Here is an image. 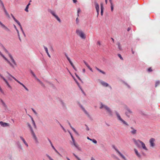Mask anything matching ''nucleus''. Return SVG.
<instances>
[{"label": "nucleus", "instance_id": "32", "mask_svg": "<svg viewBox=\"0 0 160 160\" xmlns=\"http://www.w3.org/2000/svg\"><path fill=\"white\" fill-rule=\"evenodd\" d=\"M69 63H70L71 65L72 66V67H73V68L76 71V69L75 68V67L74 66L73 63L70 60V61H69Z\"/></svg>", "mask_w": 160, "mask_h": 160}, {"label": "nucleus", "instance_id": "45", "mask_svg": "<svg viewBox=\"0 0 160 160\" xmlns=\"http://www.w3.org/2000/svg\"><path fill=\"white\" fill-rule=\"evenodd\" d=\"M71 128L73 130V131L76 134H78L76 130L73 127H72Z\"/></svg>", "mask_w": 160, "mask_h": 160}, {"label": "nucleus", "instance_id": "5", "mask_svg": "<svg viewBox=\"0 0 160 160\" xmlns=\"http://www.w3.org/2000/svg\"><path fill=\"white\" fill-rule=\"evenodd\" d=\"M76 33L82 39H85L86 38L85 34L82 30L77 29L76 30Z\"/></svg>", "mask_w": 160, "mask_h": 160}, {"label": "nucleus", "instance_id": "48", "mask_svg": "<svg viewBox=\"0 0 160 160\" xmlns=\"http://www.w3.org/2000/svg\"><path fill=\"white\" fill-rule=\"evenodd\" d=\"M28 7H29V6H26L25 9V11L27 12H28Z\"/></svg>", "mask_w": 160, "mask_h": 160}, {"label": "nucleus", "instance_id": "54", "mask_svg": "<svg viewBox=\"0 0 160 160\" xmlns=\"http://www.w3.org/2000/svg\"><path fill=\"white\" fill-rule=\"evenodd\" d=\"M148 72H152V70L151 68H149L148 70Z\"/></svg>", "mask_w": 160, "mask_h": 160}, {"label": "nucleus", "instance_id": "63", "mask_svg": "<svg viewBox=\"0 0 160 160\" xmlns=\"http://www.w3.org/2000/svg\"><path fill=\"white\" fill-rule=\"evenodd\" d=\"M74 79V80L75 81V82H76V83H77V85H79V83L77 81V80H76V79Z\"/></svg>", "mask_w": 160, "mask_h": 160}, {"label": "nucleus", "instance_id": "14", "mask_svg": "<svg viewBox=\"0 0 160 160\" xmlns=\"http://www.w3.org/2000/svg\"><path fill=\"white\" fill-rule=\"evenodd\" d=\"M0 124L3 127H7L9 126V124L8 123L3 122L2 121H0Z\"/></svg>", "mask_w": 160, "mask_h": 160}, {"label": "nucleus", "instance_id": "60", "mask_svg": "<svg viewBox=\"0 0 160 160\" xmlns=\"http://www.w3.org/2000/svg\"><path fill=\"white\" fill-rule=\"evenodd\" d=\"M68 132L70 134V135L71 136V138H73L72 134H71V132H70V131H68Z\"/></svg>", "mask_w": 160, "mask_h": 160}, {"label": "nucleus", "instance_id": "50", "mask_svg": "<svg viewBox=\"0 0 160 160\" xmlns=\"http://www.w3.org/2000/svg\"><path fill=\"white\" fill-rule=\"evenodd\" d=\"M65 56L68 61L70 60V58L68 57L67 54L66 53L65 54Z\"/></svg>", "mask_w": 160, "mask_h": 160}, {"label": "nucleus", "instance_id": "40", "mask_svg": "<svg viewBox=\"0 0 160 160\" xmlns=\"http://www.w3.org/2000/svg\"><path fill=\"white\" fill-rule=\"evenodd\" d=\"M83 62L85 64L86 66L88 67V68L89 67H90L89 65L88 64V63L86 62L85 61H83Z\"/></svg>", "mask_w": 160, "mask_h": 160}, {"label": "nucleus", "instance_id": "47", "mask_svg": "<svg viewBox=\"0 0 160 160\" xmlns=\"http://www.w3.org/2000/svg\"><path fill=\"white\" fill-rule=\"evenodd\" d=\"M60 126L61 127V128H62V129L65 132H66V130L64 128V127H63V126L60 123H59Z\"/></svg>", "mask_w": 160, "mask_h": 160}, {"label": "nucleus", "instance_id": "25", "mask_svg": "<svg viewBox=\"0 0 160 160\" xmlns=\"http://www.w3.org/2000/svg\"><path fill=\"white\" fill-rule=\"evenodd\" d=\"M134 151H135V154H136V155H137V156L139 158H140L141 157V155H140V154L138 152V150L136 149H134Z\"/></svg>", "mask_w": 160, "mask_h": 160}, {"label": "nucleus", "instance_id": "43", "mask_svg": "<svg viewBox=\"0 0 160 160\" xmlns=\"http://www.w3.org/2000/svg\"><path fill=\"white\" fill-rule=\"evenodd\" d=\"M15 22L20 27L22 26L20 22L17 20Z\"/></svg>", "mask_w": 160, "mask_h": 160}, {"label": "nucleus", "instance_id": "24", "mask_svg": "<svg viewBox=\"0 0 160 160\" xmlns=\"http://www.w3.org/2000/svg\"><path fill=\"white\" fill-rule=\"evenodd\" d=\"M43 47H44V48L45 49V50L46 52L47 53L48 56L50 58L51 57V56H50V54H49L48 52V48L47 47H46L45 46H43Z\"/></svg>", "mask_w": 160, "mask_h": 160}, {"label": "nucleus", "instance_id": "12", "mask_svg": "<svg viewBox=\"0 0 160 160\" xmlns=\"http://www.w3.org/2000/svg\"><path fill=\"white\" fill-rule=\"evenodd\" d=\"M2 57L3 58L7 61V62L9 64L10 66L13 68H14V65L12 64L3 55L2 56Z\"/></svg>", "mask_w": 160, "mask_h": 160}, {"label": "nucleus", "instance_id": "6", "mask_svg": "<svg viewBox=\"0 0 160 160\" xmlns=\"http://www.w3.org/2000/svg\"><path fill=\"white\" fill-rule=\"evenodd\" d=\"M112 147L114 149L118 155L123 159V160H127V159L120 152L114 145H113L112 146Z\"/></svg>", "mask_w": 160, "mask_h": 160}, {"label": "nucleus", "instance_id": "33", "mask_svg": "<svg viewBox=\"0 0 160 160\" xmlns=\"http://www.w3.org/2000/svg\"><path fill=\"white\" fill-rule=\"evenodd\" d=\"M117 44L118 46V48L120 50H122V49L121 46V45L120 43L119 42H118Z\"/></svg>", "mask_w": 160, "mask_h": 160}, {"label": "nucleus", "instance_id": "18", "mask_svg": "<svg viewBox=\"0 0 160 160\" xmlns=\"http://www.w3.org/2000/svg\"><path fill=\"white\" fill-rule=\"evenodd\" d=\"M9 56L10 57V58L11 59L12 62L13 63V64L15 66H16L17 64H16L15 61L13 58L12 56L10 54H9Z\"/></svg>", "mask_w": 160, "mask_h": 160}, {"label": "nucleus", "instance_id": "59", "mask_svg": "<svg viewBox=\"0 0 160 160\" xmlns=\"http://www.w3.org/2000/svg\"><path fill=\"white\" fill-rule=\"evenodd\" d=\"M97 44L99 45V46L100 47V46L101 45V43H100V41H98V42H97Z\"/></svg>", "mask_w": 160, "mask_h": 160}, {"label": "nucleus", "instance_id": "62", "mask_svg": "<svg viewBox=\"0 0 160 160\" xmlns=\"http://www.w3.org/2000/svg\"><path fill=\"white\" fill-rule=\"evenodd\" d=\"M91 72H93V71L92 70V69L90 67H89L88 68Z\"/></svg>", "mask_w": 160, "mask_h": 160}, {"label": "nucleus", "instance_id": "53", "mask_svg": "<svg viewBox=\"0 0 160 160\" xmlns=\"http://www.w3.org/2000/svg\"><path fill=\"white\" fill-rule=\"evenodd\" d=\"M111 11L112 12L113 10V4L111 5Z\"/></svg>", "mask_w": 160, "mask_h": 160}, {"label": "nucleus", "instance_id": "22", "mask_svg": "<svg viewBox=\"0 0 160 160\" xmlns=\"http://www.w3.org/2000/svg\"><path fill=\"white\" fill-rule=\"evenodd\" d=\"M14 28H15L16 30V31H17V33H18V37L19 39L20 40V41L21 42V38L20 37V36L19 31H18V30L17 29V28L16 27V26L15 25H14Z\"/></svg>", "mask_w": 160, "mask_h": 160}, {"label": "nucleus", "instance_id": "39", "mask_svg": "<svg viewBox=\"0 0 160 160\" xmlns=\"http://www.w3.org/2000/svg\"><path fill=\"white\" fill-rule=\"evenodd\" d=\"M17 145L18 148L21 149H22V147L19 142L17 143Z\"/></svg>", "mask_w": 160, "mask_h": 160}, {"label": "nucleus", "instance_id": "56", "mask_svg": "<svg viewBox=\"0 0 160 160\" xmlns=\"http://www.w3.org/2000/svg\"><path fill=\"white\" fill-rule=\"evenodd\" d=\"M76 23L78 24L79 22V20L78 17H77L76 19Z\"/></svg>", "mask_w": 160, "mask_h": 160}, {"label": "nucleus", "instance_id": "8", "mask_svg": "<svg viewBox=\"0 0 160 160\" xmlns=\"http://www.w3.org/2000/svg\"><path fill=\"white\" fill-rule=\"evenodd\" d=\"M48 11L50 12L53 16H54L59 22H61L60 19L59 18L58 16L56 14L55 12L54 11L50 9H49L48 10Z\"/></svg>", "mask_w": 160, "mask_h": 160}, {"label": "nucleus", "instance_id": "52", "mask_svg": "<svg viewBox=\"0 0 160 160\" xmlns=\"http://www.w3.org/2000/svg\"><path fill=\"white\" fill-rule=\"evenodd\" d=\"M40 84L41 85V86L44 87H45V85L41 81L39 82Z\"/></svg>", "mask_w": 160, "mask_h": 160}, {"label": "nucleus", "instance_id": "36", "mask_svg": "<svg viewBox=\"0 0 160 160\" xmlns=\"http://www.w3.org/2000/svg\"><path fill=\"white\" fill-rule=\"evenodd\" d=\"M48 141L49 142H50L51 145V146H52V148L53 149V148H54L55 147H54V146H53V145L51 141L48 138Z\"/></svg>", "mask_w": 160, "mask_h": 160}, {"label": "nucleus", "instance_id": "35", "mask_svg": "<svg viewBox=\"0 0 160 160\" xmlns=\"http://www.w3.org/2000/svg\"><path fill=\"white\" fill-rule=\"evenodd\" d=\"M60 101L61 104L62 105L63 107H65V103L63 102L62 100H60Z\"/></svg>", "mask_w": 160, "mask_h": 160}, {"label": "nucleus", "instance_id": "16", "mask_svg": "<svg viewBox=\"0 0 160 160\" xmlns=\"http://www.w3.org/2000/svg\"><path fill=\"white\" fill-rule=\"evenodd\" d=\"M154 141L155 139L153 138H151L149 140V142L150 143V146L152 147H154L155 145V144L154 142Z\"/></svg>", "mask_w": 160, "mask_h": 160}, {"label": "nucleus", "instance_id": "19", "mask_svg": "<svg viewBox=\"0 0 160 160\" xmlns=\"http://www.w3.org/2000/svg\"><path fill=\"white\" fill-rule=\"evenodd\" d=\"M131 128L132 130L130 131L131 133L133 135L135 134L137 132V130L134 129L132 127H131Z\"/></svg>", "mask_w": 160, "mask_h": 160}, {"label": "nucleus", "instance_id": "64", "mask_svg": "<svg viewBox=\"0 0 160 160\" xmlns=\"http://www.w3.org/2000/svg\"><path fill=\"white\" fill-rule=\"evenodd\" d=\"M53 149L56 152V153H57L58 152V151L55 149V148H53Z\"/></svg>", "mask_w": 160, "mask_h": 160}, {"label": "nucleus", "instance_id": "13", "mask_svg": "<svg viewBox=\"0 0 160 160\" xmlns=\"http://www.w3.org/2000/svg\"><path fill=\"white\" fill-rule=\"evenodd\" d=\"M0 25L1 27L3 28L4 30L7 31H9L10 30L7 27H6L4 24H3L0 21Z\"/></svg>", "mask_w": 160, "mask_h": 160}, {"label": "nucleus", "instance_id": "11", "mask_svg": "<svg viewBox=\"0 0 160 160\" xmlns=\"http://www.w3.org/2000/svg\"><path fill=\"white\" fill-rule=\"evenodd\" d=\"M94 3L95 5V8L96 9L97 12V17H98L99 12V5L96 1L94 2Z\"/></svg>", "mask_w": 160, "mask_h": 160}, {"label": "nucleus", "instance_id": "55", "mask_svg": "<svg viewBox=\"0 0 160 160\" xmlns=\"http://www.w3.org/2000/svg\"><path fill=\"white\" fill-rule=\"evenodd\" d=\"M32 111L33 112L34 114H37V112L35 111V110L33 108H32Z\"/></svg>", "mask_w": 160, "mask_h": 160}, {"label": "nucleus", "instance_id": "37", "mask_svg": "<svg viewBox=\"0 0 160 160\" xmlns=\"http://www.w3.org/2000/svg\"><path fill=\"white\" fill-rule=\"evenodd\" d=\"M160 84V82L159 81H157L155 83V87H157Z\"/></svg>", "mask_w": 160, "mask_h": 160}, {"label": "nucleus", "instance_id": "57", "mask_svg": "<svg viewBox=\"0 0 160 160\" xmlns=\"http://www.w3.org/2000/svg\"><path fill=\"white\" fill-rule=\"evenodd\" d=\"M75 75H76V77L78 78L79 80H80V81H82V80L81 79V78H80L77 74H75Z\"/></svg>", "mask_w": 160, "mask_h": 160}, {"label": "nucleus", "instance_id": "21", "mask_svg": "<svg viewBox=\"0 0 160 160\" xmlns=\"http://www.w3.org/2000/svg\"><path fill=\"white\" fill-rule=\"evenodd\" d=\"M0 101L3 107L5 108V109H7V106L5 103L4 102L2 99H0Z\"/></svg>", "mask_w": 160, "mask_h": 160}, {"label": "nucleus", "instance_id": "46", "mask_svg": "<svg viewBox=\"0 0 160 160\" xmlns=\"http://www.w3.org/2000/svg\"><path fill=\"white\" fill-rule=\"evenodd\" d=\"M46 156L50 160H53V159H52L51 157H50L48 155V154H46Z\"/></svg>", "mask_w": 160, "mask_h": 160}, {"label": "nucleus", "instance_id": "17", "mask_svg": "<svg viewBox=\"0 0 160 160\" xmlns=\"http://www.w3.org/2000/svg\"><path fill=\"white\" fill-rule=\"evenodd\" d=\"M20 138L21 140H22L23 143L24 144L25 146L27 147H28V145L27 142L26 141L25 139L22 136H20Z\"/></svg>", "mask_w": 160, "mask_h": 160}, {"label": "nucleus", "instance_id": "3", "mask_svg": "<svg viewBox=\"0 0 160 160\" xmlns=\"http://www.w3.org/2000/svg\"><path fill=\"white\" fill-rule=\"evenodd\" d=\"M103 108H104L110 115H112V112L111 109L107 106L104 105L102 103H101L100 108L102 109Z\"/></svg>", "mask_w": 160, "mask_h": 160}, {"label": "nucleus", "instance_id": "23", "mask_svg": "<svg viewBox=\"0 0 160 160\" xmlns=\"http://www.w3.org/2000/svg\"><path fill=\"white\" fill-rule=\"evenodd\" d=\"M100 6H101V15L102 16L103 15V10L104 9L103 4L102 3H101Z\"/></svg>", "mask_w": 160, "mask_h": 160}, {"label": "nucleus", "instance_id": "28", "mask_svg": "<svg viewBox=\"0 0 160 160\" xmlns=\"http://www.w3.org/2000/svg\"><path fill=\"white\" fill-rule=\"evenodd\" d=\"M111 157L114 159H115L117 160H120L119 159L117 156L113 154L111 155Z\"/></svg>", "mask_w": 160, "mask_h": 160}, {"label": "nucleus", "instance_id": "29", "mask_svg": "<svg viewBox=\"0 0 160 160\" xmlns=\"http://www.w3.org/2000/svg\"><path fill=\"white\" fill-rule=\"evenodd\" d=\"M3 11L5 13V14L6 15H7V17L8 18H10V16L9 14L7 12V11H6L5 8H3Z\"/></svg>", "mask_w": 160, "mask_h": 160}, {"label": "nucleus", "instance_id": "51", "mask_svg": "<svg viewBox=\"0 0 160 160\" xmlns=\"http://www.w3.org/2000/svg\"><path fill=\"white\" fill-rule=\"evenodd\" d=\"M118 57L122 60H123V58L122 57L121 55L120 54H118Z\"/></svg>", "mask_w": 160, "mask_h": 160}, {"label": "nucleus", "instance_id": "44", "mask_svg": "<svg viewBox=\"0 0 160 160\" xmlns=\"http://www.w3.org/2000/svg\"><path fill=\"white\" fill-rule=\"evenodd\" d=\"M15 22L20 27L22 26L20 22L17 20Z\"/></svg>", "mask_w": 160, "mask_h": 160}, {"label": "nucleus", "instance_id": "7", "mask_svg": "<svg viewBox=\"0 0 160 160\" xmlns=\"http://www.w3.org/2000/svg\"><path fill=\"white\" fill-rule=\"evenodd\" d=\"M6 73L10 77H11L12 78L15 80L17 82L19 83L20 85H22L23 87L28 91V89L22 83L20 82L18 80H17L15 77H13L12 75L8 72L7 71Z\"/></svg>", "mask_w": 160, "mask_h": 160}, {"label": "nucleus", "instance_id": "34", "mask_svg": "<svg viewBox=\"0 0 160 160\" xmlns=\"http://www.w3.org/2000/svg\"><path fill=\"white\" fill-rule=\"evenodd\" d=\"M0 6L2 7V9L5 8L4 5L1 0H0Z\"/></svg>", "mask_w": 160, "mask_h": 160}, {"label": "nucleus", "instance_id": "2", "mask_svg": "<svg viewBox=\"0 0 160 160\" xmlns=\"http://www.w3.org/2000/svg\"><path fill=\"white\" fill-rule=\"evenodd\" d=\"M28 125L30 129L31 135H32L33 139L35 140V142L37 143H38V138L33 130L31 126L29 123H28Z\"/></svg>", "mask_w": 160, "mask_h": 160}, {"label": "nucleus", "instance_id": "9", "mask_svg": "<svg viewBox=\"0 0 160 160\" xmlns=\"http://www.w3.org/2000/svg\"><path fill=\"white\" fill-rule=\"evenodd\" d=\"M126 111L125 112L126 115L128 118L130 117V115H131L132 112L131 110L128 107L126 108Z\"/></svg>", "mask_w": 160, "mask_h": 160}, {"label": "nucleus", "instance_id": "20", "mask_svg": "<svg viewBox=\"0 0 160 160\" xmlns=\"http://www.w3.org/2000/svg\"><path fill=\"white\" fill-rule=\"evenodd\" d=\"M100 83L103 86L105 87H108L109 86V84L104 81H101L100 82Z\"/></svg>", "mask_w": 160, "mask_h": 160}, {"label": "nucleus", "instance_id": "15", "mask_svg": "<svg viewBox=\"0 0 160 160\" xmlns=\"http://www.w3.org/2000/svg\"><path fill=\"white\" fill-rule=\"evenodd\" d=\"M80 106L81 108H82V110L88 116V117L89 118L90 117V115H89L88 112H87V111L83 107L82 105H81Z\"/></svg>", "mask_w": 160, "mask_h": 160}, {"label": "nucleus", "instance_id": "30", "mask_svg": "<svg viewBox=\"0 0 160 160\" xmlns=\"http://www.w3.org/2000/svg\"><path fill=\"white\" fill-rule=\"evenodd\" d=\"M2 47L3 48L4 51L5 52L7 53L8 54H9L8 51L7 50V49L5 48V47L3 45H2Z\"/></svg>", "mask_w": 160, "mask_h": 160}, {"label": "nucleus", "instance_id": "31", "mask_svg": "<svg viewBox=\"0 0 160 160\" xmlns=\"http://www.w3.org/2000/svg\"><path fill=\"white\" fill-rule=\"evenodd\" d=\"M31 119H32V124L34 126V128H35V129H36L37 128L36 125L35 124L34 121V120L33 119V118L32 117H31Z\"/></svg>", "mask_w": 160, "mask_h": 160}, {"label": "nucleus", "instance_id": "1", "mask_svg": "<svg viewBox=\"0 0 160 160\" xmlns=\"http://www.w3.org/2000/svg\"><path fill=\"white\" fill-rule=\"evenodd\" d=\"M133 140L135 144L138 148H140V146L139 144V143L141 144L142 148L145 150H147L148 149L145 146V144L142 141L139 140H137L134 138L133 139Z\"/></svg>", "mask_w": 160, "mask_h": 160}, {"label": "nucleus", "instance_id": "58", "mask_svg": "<svg viewBox=\"0 0 160 160\" xmlns=\"http://www.w3.org/2000/svg\"><path fill=\"white\" fill-rule=\"evenodd\" d=\"M0 77L4 80H5V78L1 74H0Z\"/></svg>", "mask_w": 160, "mask_h": 160}, {"label": "nucleus", "instance_id": "41", "mask_svg": "<svg viewBox=\"0 0 160 160\" xmlns=\"http://www.w3.org/2000/svg\"><path fill=\"white\" fill-rule=\"evenodd\" d=\"M83 62L85 64L86 66L88 67V68L89 67H90L89 65L88 64V63L86 62L85 61H83Z\"/></svg>", "mask_w": 160, "mask_h": 160}, {"label": "nucleus", "instance_id": "4", "mask_svg": "<svg viewBox=\"0 0 160 160\" xmlns=\"http://www.w3.org/2000/svg\"><path fill=\"white\" fill-rule=\"evenodd\" d=\"M115 112L118 119L124 125L126 126H128V123L121 118L119 114L117 111H115Z\"/></svg>", "mask_w": 160, "mask_h": 160}, {"label": "nucleus", "instance_id": "10", "mask_svg": "<svg viewBox=\"0 0 160 160\" xmlns=\"http://www.w3.org/2000/svg\"><path fill=\"white\" fill-rule=\"evenodd\" d=\"M73 145L77 148V149L79 151H81V148L79 147L78 145L75 143V140L74 138H72Z\"/></svg>", "mask_w": 160, "mask_h": 160}, {"label": "nucleus", "instance_id": "42", "mask_svg": "<svg viewBox=\"0 0 160 160\" xmlns=\"http://www.w3.org/2000/svg\"><path fill=\"white\" fill-rule=\"evenodd\" d=\"M90 141H92L95 144H96L97 143V141L94 139H90Z\"/></svg>", "mask_w": 160, "mask_h": 160}, {"label": "nucleus", "instance_id": "61", "mask_svg": "<svg viewBox=\"0 0 160 160\" xmlns=\"http://www.w3.org/2000/svg\"><path fill=\"white\" fill-rule=\"evenodd\" d=\"M85 126L86 127V129L87 131H89V128L88 127V126L86 125H85Z\"/></svg>", "mask_w": 160, "mask_h": 160}, {"label": "nucleus", "instance_id": "49", "mask_svg": "<svg viewBox=\"0 0 160 160\" xmlns=\"http://www.w3.org/2000/svg\"><path fill=\"white\" fill-rule=\"evenodd\" d=\"M81 11V10L80 8H78V9L77 13H78V17H79V13Z\"/></svg>", "mask_w": 160, "mask_h": 160}, {"label": "nucleus", "instance_id": "38", "mask_svg": "<svg viewBox=\"0 0 160 160\" xmlns=\"http://www.w3.org/2000/svg\"><path fill=\"white\" fill-rule=\"evenodd\" d=\"M30 72L32 74L33 76L35 78H37V77L34 72L31 70H30Z\"/></svg>", "mask_w": 160, "mask_h": 160}, {"label": "nucleus", "instance_id": "27", "mask_svg": "<svg viewBox=\"0 0 160 160\" xmlns=\"http://www.w3.org/2000/svg\"><path fill=\"white\" fill-rule=\"evenodd\" d=\"M4 81L7 84V86H8V87L10 89H12V87L9 84L7 81L6 80V79H5V80H4Z\"/></svg>", "mask_w": 160, "mask_h": 160}, {"label": "nucleus", "instance_id": "26", "mask_svg": "<svg viewBox=\"0 0 160 160\" xmlns=\"http://www.w3.org/2000/svg\"><path fill=\"white\" fill-rule=\"evenodd\" d=\"M95 68L99 72H100L102 73V74H106V73L105 72H104L103 71L101 70V69H99L97 67H95Z\"/></svg>", "mask_w": 160, "mask_h": 160}]
</instances>
